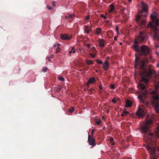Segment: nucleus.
<instances>
[{
	"label": "nucleus",
	"instance_id": "aec40b11",
	"mask_svg": "<svg viewBox=\"0 0 159 159\" xmlns=\"http://www.w3.org/2000/svg\"><path fill=\"white\" fill-rule=\"evenodd\" d=\"M75 15L74 14L69 15V19L68 20V21H71L73 20L75 18Z\"/></svg>",
	"mask_w": 159,
	"mask_h": 159
},
{
	"label": "nucleus",
	"instance_id": "c85d7f7f",
	"mask_svg": "<svg viewBox=\"0 0 159 159\" xmlns=\"http://www.w3.org/2000/svg\"><path fill=\"white\" fill-rule=\"evenodd\" d=\"M74 108L73 107H71L69 109H68V111L70 113H72L74 111Z\"/></svg>",
	"mask_w": 159,
	"mask_h": 159
},
{
	"label": "nucleus",
	"instance_id": "ea45409f",
	"mask_svg": "<svg viewBox=\"0 0 159 159\" xmlns=\"http://www.w3.org/2000/svg\"><path fill=\"white\" fill-rule=\"evenodd\" d=\"M47 70V68L46 67H44L42 69V70L44 72H45Z\"/></svg>",
	"mask_w": 159,
	"mask_h": 159
},
{
	"label": "nucleus",
	"instance_id": "2eb2a0df",
	"mask_svg": "<svg viewBox=\"0 0 159 159\" xmlns=\"http://www.w3.org/2000/svg\"><path fill=\"white\" fill-rule=\"evenodd\" d=\"M61 38V39L64 40H68L70 39L71 37L69 36L68 34H61L60 35Z\"/></svg>",
	"mask_w": 159,
	"mask_h": 159
},
{
	"label": "nucleus",
	"instance_id": "49530a36",
	"mask_svg": "<svg viewBox=\"0 0 159 159\" xmlns=\"http://www.w3.org/2000/svg\"><path fill=\"white\" fill-rule=\"evenodd\" d=\"M86 46L88 48H89L90 47V45L89 44H87Z\"/></svg>",
	"mask_w": 159,
	"mask_h": 159
},
{
	"label": "nucleus",
	"instance_id": "7ed1b4c3",
	"mask_svg": "<svg viewBox=\"0 0 159 159\" xmlns=\"http://www.w3.org/2000/svg\"><path fill=\"white\" fill-rule=\"evenodd\" d=\"M153 120L152 116H147L145 122L141 127V132L143 134H146L150 131V125L152 123Z\"/></svg>",
	"mask_w": 159,
	"mask_h": 159
},
{
	"label": "nucleus",
	"instance_id": "a18cd8bd",
	"mask_svg": "<svg viewBox=\"0 0 159 159\" xmlns=\"http://www.w3.org/2000/svg\"><path fill=\"white\" fill-rule=\"evenodd\" d=\"M71 50L72 51V52L74 53L75 52V49H74V48H72L71 49Z\"/></svg>",
	"mask_w": 159,
	"mask_h": 159
},
{
	"label": "nucleus",
	"instance_id": "052dcab7",
	"mask_svg": "<svg viewBox=\"0 0 159 159\" xmlns=\"http://www.w3.org/2000/svg\"><path fill=\"white\" fill-rule=\"evenodd\" d=\"M109 110H106V112H107V113H108V112H109Z\"/></svg>",
	"mask_w": 159,
	"mask_h": 159
},
{
	"label": "nucleus",
	"instance_id": "dca6fc26",
	"mask_svg": "<svg viewBox=\"0 0 159 159\" xmlns=\"http://www.w3.org/2000/svg\"><path fill=\"white\" fill-rule=\"evenodd\" d=\"M146 138L149 140V141H152L154 139V135L152 133H150L145 136Z\"/></svg>",
	"mask_w": 159,
	"mask_h": 159
},
{
	"label": "nucleus",
	"instance_id": "37998d69",
	"mask_svg": "<svg viewBox=\"0 0 159 159\" xmlns=\"http://www.w3.org/2000/svg\"><path fill=\"white\" fill-rule=\"evenodd\" d=\"M47 7L48 8V9L49 10H52V7H50V6L49 5H48L47 6Z\"/></svg>",
	"mask_w": 159,
	"mask_h": 159
},
{
	"label": "nucleus",
	"instance_id": "a211bd4d",
	"mask_svg": "<svg viewBox=\"0 0 159 159\" xmlns=\"http://www.w3.org/2000/svg\"><path fill=\"white\" fill-rule=\"evenodd\" d=\"M96 81V80L94 77H92L91 78H89L88 82H87V84L88 85H89L91 84H92L94 82Z\"/></svg>",
	"mask_w": 159,
	"mask_h": 159
},
{
	"label": "nucleus",
	"instance_id": "79ce46f5",
	"mask_svg": "<svg viewBox=\"0 0 159 159\" xmlns=\"http://www.w3.org/2000/svg\"><path fill=\"white\" fill-rule=\"evenodd\" d=\"M100 16L101 17H103L105 19L107 18L106 16H104L103 14H101Z\"/></svg>",
	"mask_w": 159,
	"mask_h": 159
},
{
	"label": "nucleus",
	"instance_id": "c03bdc74",
	"mask_svg": "<svg viewBox=\"0 0 159 159\" xmlns=\"http://www.w3.org/2000/svg\"><path fill=\"white\" fill-rule=\"evenodd\" d=\"M65 18L66 19V21L68 20L69 19V16H65Z\"/></svg>",
	"mask_w": 159,
	"mask_h": 159
},
{
	"label": "nucleus",
	"instance_id": "b1692460",
	"mask_svg": "<svg viewBox=\"0 0 159 159\" xmlns=\"http://www.w3.org/2000/svg\"><path fill=\"white\" fill-rule=\"evenodd\" d=\"M85 28V32L87 34H89V32H90L91 30L89 29V28L86 26V25L84 26Z\"/></svg>",
	"mask_w": 159,
	"mask_h": 159
},
{
	"label": "nucleus",
	"instance_id": "1a4fd4ad",
	"mask_svg": "<svg viewBox=\"0 0 159 159\" xmlns=\"http://www.w3.org/2000/svg\"><path fill=\"white\" fill-rule=\"evenodd\" d=\"M88 142L89 145L93 147H95L96 145V143L94 137H91L90 135L88 136Z\"/></svg>",
	"mask_w": 159,
	"mask_h": 159
},
{
	"label": "nucleus",
	"instance_id": "72a5a7b5",
	"mask_svg": "<svg viewBox=\"0 0 159 159\" xmlns=\"http://www.w3.org/2000/svg\"><path fill=\"white\" fill-rule=\"evenodd\" d=\"M110 7L111 9H112L113 10L115 9L114 6L112 4H111L110 6Z\"/></svg>",
	"mask_w": 159,
	"mask_h": 159
},
{
	"label": "nucleus",
	"instance_id": "412c9836",
	"mask_svg": "<svg viewBox=\"0 0 159 159\" xmlns=\"http://www.w3.org/2000/svg\"><path fill=\"white\" fill-rule=\"evenodd\" d=\"M87 90L88 91V93L90 95L93 93V92L95 91V89L93 87H91L90 89H88Z\"/></svg>",
	"mask_w": 159,
	"mask_h": 159
},
{
	"label": "nucleus",
	"instance_id": "9d476101",
	"mask_svg": "<svg viewBox=\"0 0 159 159\" xmlns=\"http://www.w3.org/2000/svg\"><path fill=\"white\" fill-rule=\"evenodd\" d=\"M136 115L139 118L143 117L145 114L144 110L141 108H138L137 111L136 112Z\"/></svg>",
	"mask_w": 159,
	"mask_h": 159
},
{
	"label": "nucleus",
	"instance_id": "680f3d73",
	"mask_svg": "<svg viewBox=\"0 0 159 159\" xmlns=\"http://www.w3.org/2000/svg\"><path fill=\"white\" fill-rule=\"evenodd\" d=\"M48 60H49V61H51V60L49 58V57L47 58Z\"/></svg>",
	"mask_w": 159,
	"mask_h": 159
},
{
	"label": "nucleus",
	"instance_id": "0eeeda50",
	"mask_svg": "<svg viewBox=\"0 0 159 159\" xmlns=\"http://www.w3.org/2000/svg\"><path fill=\"white\" fill-rule=\"evenodd\" d=\"M147 91L146 90H145L144 91H142L139 94L138 97L141 100L142 102H144L145 100L147 97Z\"/></svg>",
	"mask_w": 159,
	"mask_h": 159
},
{
	"label": "nucleus",
	"instance_id": "09e8293b",
	"mask_svg": "<svg viewBox=\"0 0 159 159\" xmlns=\"http://www.w3.org/2000/svg\"><path fill=\"white\" fill-rule=\"evenodd\" d=\"M52 5L53 6H55V1H53L52 2Z\"/></svg>",
	"mask_w": 159,
	"mask_h": 159
},
{
	"label": "nucleus",
	"instance_id": "9b49d317",
	"mask_svg": "<svg viewBox=\"0 0 159 159\" xmlns=\"http://www.w3.org/2000/svg\"><path fill=\"white\" fill-rule=\"evenodd\" d=\"M142 16L138 15L136 18V21L139 25H144L146 23V21L142 19Z\"/></svg>",
	"mask_w": 159,
	"mask_h": 159
},
{
	"label": "nucleus",
	"instance_id": "393cba45",
	"mask_svg": "<svg viewBox=\"0 0 159 159\" xmlns=\"http://www.w3.org/2000/svg\"><path fill=\"white\" fill-rule=\"evenodd\" d=\"M129 113V112L128 111H124L121 114V116H123L125 115H127V114Z\"/></svg>",
	"mask_w": 159,
	"mask_h": 159
},
{
	"label": "nucleus",
	"instance_id": "bf43d9fd",
	"mask_svg": "<svg viewBox=\"0 0 159 159\" xmlns=\"http://www.w3.org/2000/svg\"><path fill=\"white\" fill-rule=\"evenodd\" d=\"M61 88H60L59 89H58V90L59 91H60L61 90Z\"/></svg>",
	"mask_w": 159,
	"mask_h": 159
},
{
	"label": "nucleus",
	"instance_id": "4468645a",
	"mask_svg": "<svg viewBox=\"0 0 159 159\" xmlns=\"http://www.w3.org/2000/svg\"><path fill=\"white\" fill-rule=\"evenodd\" d=\"M146 148L150 152H151L152 153H154L157 150V148L156 147L153 146V145L150 146L148 145L147 146H145Z\"/></svg>",
	"mask_w": 159,
	"mask_h": 159
},
{
	"label": "nucleus",
	"instance_id": "774afa93",
	"mask_svg": "<svg viewBox=\"0 0 159 159\" xmlns=\"http://www.w3.org/2000/svg\"><path fill=\"white\" fill-rule=\"evenodd\" d=\"M53 56L52 55H51V57H52Z\"/></svg>",
	"mask_w": 159,
	"mask_h": 159
},
{
	"label": "nucleus",
	"instance_id": "cd10ccee",
	"mask_svg": "<svg viewBox=\"0 0 159 159\" xmlns=\"http://www.w3.org/2000/svg\"><path fill=\"white\" fill-rule=\"evenodd\" d=\"M156 136L159 138V126L157 127V131L156 133Z\"/></svg>",
	"mask_w": 159,
	"mask_h": 159
},
{
	"label": "nucleus",
	"instance_id": "ddd939ff",
	"mask_svg": "<svg viewBox=\"0 0 159 159\" xmlns=\"http://www.w3.org/2000/svg\"><path fill=\"white\" fill-rule=\"evenodd\" d=\"M157 43L155 44V53L158 56L159 55V34L157 35Z\"/></svg>",
	"mask_w": 159,
	"mask_h": 159
},
{
	"label": "nucleus",
	"instance_id": "f704fd0d",
	"mask_svg": "<svg viewBox=\"0 0 159 159\" xmlns=\"http://www.w3.org/2000/svg\"><path fill=\"white\" fill-rule=\"evenodd\" d=\"M60 50H61V49L60 47H57L56 49V53H58L60 51Z\"/></svg>",
	"mask_w": 159,
	"mask_h": 159
},
{
	"label": "nucleus",
	"instance_id": "f257e3e1",
	"mask_svg": "<svg viewBox=\"0 0 159 159\" xmlns=\"http://www.w3.org/2000/svg\"><path fill=\"white\" fill-rule=\"evenodd\" d=\"M152 57L150 56L149 57H145L144 59H142L140 57H136L135 59V69H139L142 70L140 72L142 77L141 82H143L144 84L140 83L138 85L139 89L144 90L149 80L148 78L152 76V70L150 67L148 69L146 68V64L148 62L149 59H152Z\"/></svg>",
	"mask_w": 159,
	"mask_h": 159
},
{
	"label": "nucleus",
	"instance_id": "20e7f679",
	"mask_svg": "<svg viewBox=\"0 0 159 159\" xmlns=\"http://www.w3.org/2000/svg\"><path fill=\"white\" fill-rule=\"evenodd\" d=\"M152 93L153 94L152 97V105L154 107L157 113H159V96L155 91H152Z\"/></svg>",
	"mask_w": 159,
	"mask_h": 159
},
{
	"label": "nucleus",
	"instance_id": "a19ab883",
	"mask_svg": "<svg viewBox=\"0 0 159 159\" xmlns=\"http://www.w3.org/2000/svg\"><path fill=\"white\" fill-rule=\"evenodd\" d=\"M110 88L112 89H115L114 85V84H112L110 86Z\"/></svg>",
	"mask_w": 159,
	"mask_h": 159
},
{
	"label": "nucleus",
	"instance_id": "5701e85b",
	"mask_svg": "<svg viewBox=\"0 0 159 159\" xmlns=\"http://www.w3.org/2000/svg\"><path fill=\"white\" fill-rule=\"evenodd\" d=\"M86 62L88 65H91L93 64V61L91 60H89L88 59H86Z\"/></svg>",
	"mask_w": 159,
	"mask_h": 159
},
{
	"label": "nucleus",
	"instance_id": "a878e982",
	"mask_svg": "<svg viewBox=\"0 0 159 159\" xmlns=\"http://www.w3.org/2000/svg\"><path fill=\"white\" fill-rule=\"evenodd\" d=\"M96 61L98 64L100 65L102 64L103 63L102 61L100 60L99 59H96Z\"/></svg>",
	"mask_w": 159,
	"mask_h": 159
},
{
	"label": "nucleus",
	"instance_id": "4c0bfd02",
	"mask_svg": "<svg viewBox=\"0 0 159 159\" xmlns=\"http://www.w3.org/2000/svg\"><path fill=\"white\" fill-rule=\"evenodd\" d=\"M92 51L93 52H96V49L95 47H93L91 48Z\"/></svg>",
	"mask_w": 159,
	"mask_h": 159
},
{
	"label": "nucleus",
	"instance_id": "8fccbe9b",
	"mask_svg": "<svg viewBox=\"0 0 159 159\" xmlns=\"http://www.w3.org/2000/svg\"><path fill=\"white\" fill-rule=\"evenodd\" d=\"M116 30L117 32V34H118L119 33V32L118 31V28L117 27H116Z\"/></svg>",
	"mask_w": 159,
	"mask_h": 159
},
{
	"label": "nucleus",
	"instance_id": "6e6d98bb",
	"mask_svg": "<svg viewBox=\"0 0 159 159\" xmlns=\"http://www.w3.org/2000/svg\"><path fill=\"white\" fill-rule=\"evenodd\" d=\"M108 32H110L111 33H112L113 32L111 30H109Z\"/></svg>",
	"mask_w": 159,
	"mask_h": 159
},
{
	"label": "nucleus",
	"instance_id": "c756f323",
	"mask_svg": "<svg viewBox=\"0 0 159 159\" xmlns=\"http://www.w3.org/2000/svg\"><path fill=\"white\" fill-rule=\"evenodd\" d=\"M95 123L98 125H99L101 122V120H97L95 121Z\"/></svg>",
	"mask_w": 159,
	"mask_h": 159
},
{
	"label": "nucleus",
	"instance_id": "423d86ee",
	"mask_svg": "<svg viewBox=\"0 0 159 159\" xmlns=\"http://www.w3.org/2000/svg\"><path fill=\"white\" fill-rule=\"evenodd\" d=\"M148 39L146 34L144 32H140L139 36L137 38V39H135L134 41L136 40L139 43H143L146 41Z\"/></svg>",
	"mask_w": 159,
	"mask_h": 159
},
{
	"label": "nucleus",
	"instance_id": "58836bf2",
	"mask_svg": "<svg viewBox=\"0 0 159 159\" xmlns=\"http://www.w3.org/2000/svg\"><path fill=\"white\" fill-rule=\"evenodd\" d=\"M95 130L94 129H93L92 130V132H91V135H90V136H91V137H94L93 136V134H94V133H93V132L95 131Z\"/></svg>",
	"mask_w": 159,
	"mask_h": 159
},
{
	"label": "nucleus",
	"instance_id": "c9c22d12",
	"mask_svg": "<svg viewBox=\"0 0 159 159\" xmlns=\"http://www.w3.org/2000/svg\"><path fill=\"white\" fill-rule=\"evenodd\" d=\"M125 10V8H123L122 9H121L120 10L121 11V13L122 14H123L124 13V11Z\"/></svg>",
	"mask_w": 159,
	"mask_h": 159
},
{
	"label": "nucleus",
	"instance_id": "69168bd1",
	"mask_svg": "<svg viewBox=\"0 0 159 159\" xmlns=\"http://www.w3.org/2000/svg\"><path fill=\"white\" fill-rule=\"evenodd\" d=\"M96 71V72H97V73H98V70H96V71Z\"/></svg>",
	"mask_w": 159,
	"mask_h": 159
},
{
	"label": "nucleus",
	"instance_id": "39448f33",
	"mask_svg": "<svg viewBox=\"0 0 159 159\" xmlns=\"http://www.w3.org/2000/svg\"><path fill=\"white\" fill-rule=\"evenodd\" d=\"M151 17L153 22H149L147 25V27L156 29V27L159 25L158 23L159 19H158L157 17V13L155 12H153L151 15Z\"/></svg>",
	"mask_w": 159,
	"mask_h": 159
},
{
	"label": "nucleus",
	"instance_id": "bb28decb",
	"mask_svg": "<svg viewBox=\"0 0 159 159\" xmlns=\"http://www.w3.org/2000/svg\"><path fill=\"white\" fill-rule=\"evenodd\" d=\"M109 141L110 143H111V145H113L114 144V143L113 142L114 139L112 138H110Z\"/></svg>",
	"mask_w": 159,
	"mask_h": 159
},
{
	"label": "nucleus",
	"instance_id": "f03ea898",
	"mask_svg": "<svg viewBox=\"0 0 159 159\" xmlns=\"http://www.w3.org/2000/svg\"><path fill=\"white\" fill-rule=\"evenodd\" d=\"M134 44L132 46V49L140 56H147L149 54L150 49L146 45H142L140 48L139 46V42L136 40L134 41Z\"/></svg>",
	"mask_w": 159,
	"mask_h": 159
},
{
	"label": "nucleus",
	"instance_id": "4d7b16f0",
	"mask_svg": "<svg viewBox=\"0 0 159 159\" xmlns=\"http://www.w3.org/2000/svg\"><path fill=\"white\" fill-rule=\"evenodd\" d=\"M72 52V51L71 50L69 52V53L70 54L71 53V52Z\"/></svg>",
	"mask_w": 159,
	"mask_h": 159
},
{
	"label": "nucleus",
	"instance_id": "2f4dec72",
	"mask_svg": "<svg viewBox=\"0 0 159 159\" xmlns=\"http://www.w3.org/2000/svg\"><path fill=\"white\" fill-rule=\"evenodd\" d=\"M58 79L59 80H61V81H64L65 80L64 78H63L61 76H59L58 78Z\"/></svg>",
	"mask_w": 159,
	"mask_h": 159
},
{
	"label": "nucleus",
	"instance_id": "6e6552de",
	"mask_svg": "<svg viewBox=\"0 0 159 159\" xmlns=\"http://www.w3.org/2000/svg\"><path fill=\"white\" fill-rule=\"evenodd\" d=\"M148 7L147 5L144 2H142V10L141 11V15L144 17H146L147 15L148 12Z\"/></svg>",
	"mask_w": 159,
	"mask_h": 159
},
{
	"label": "nucleus",
	"instance_id": "e433bc0d",
	"mask_svg": "<svg viewBox=\"0 0 159 159\" xmlns=\"http://www.w3.org/2000/svg\"><path fill=\"white\" fill-rule=\"evenodd\" d=\"M89 55L91 56L93 58H94L96 56V54H93L92 53H90Z\"/></svg>",
	"mask_w": 159,
	"mask_h": 159
},
{
	"label": "nucleus",
	"instance_id": "6ab92c4d",
	"mask_svg": "<svg viewBox=\"0 0 159 159\" xmlns=\"http://www.w3.org/2000/svg\"><path fill=\"white\" fill-rule=\"evenodd\" d=\"M132 105V102L129 100H127L126 101L125 107L126 108H129Z\"/></svg>",
	"mask_w": 159,
	"mask_h": 159
},
{
	"label": "nucleus",
	"instance_id": "5fc2aeb1",
	"mask_svg": "<svg viewBox=\"0 0 159 159\" xmlns=\"http://www.w3.org/2000/svg\"><path fill=\"white\" fill-rule=\"evenodd\" d=\"M110 59V57H107V58H106V59H107L108 61V60Z\"/></svg>",
	"mask_w": 159,
	"mask_h": 159
},
{
	"label": "nucleus",
	"instance_id": "e2e57ef3",
	"mask_svg": "<svg viewBox=\"0 0 159 159\" xmlns=\"http://www.w3.org/2000/svg\"><path fill=\"white\" fill-rule=\"evenodd\" d=\"M132 0H129V2H131Z\"/></svg>",
	"mask_w": 159,
	"mask_h": 159
},
{
	"label": "nucleus",
	"instance_id": "f8f14e48",
	"mask_svg": "<svg viewBox=\"0 0 159 159\" xmlns=\"http://www.w3.org/2000/svg\"><path fill=\"white\" fill-rule=\"evenodd\" d=\"M103 69L105 71H107L110 68L109 62L107 59H105L102 64Z\"/></svg>",
	"mask_w": 159,
	"mask_h": 159
},
{
	"label": "nucleus",
	"instance_id": "f3484780",
	"mask_svg": "<svg viewBox=\"0 0 159 159\" xmlns=\"http://www.w3.org/2000/svg\"><path fill=\"white\" fill-rule=\"evenodd\" d=\"M99 44L101 47H104L105 45L106 42L103 39H100L99 40Z\"/></svg>",
	"mask_w": 159,
	"mask_h": 159
},
{
	"label": "nucleus",
	"instance_id": "4be33fe9",
	"mask_svg": "<svg viewBox=\"0 0 159 159\" xmlns=\"http://www.w3.org/2000/svg\"><path fill=\"white\" fill-rule=\"evenodd\" d=\"M102 32V30L100 28H98L96 29L95 33L97 34H99Z\"/></svg>",
	"mask_w": 159,
	"mask_h": 159
},
{
	"label": "nucleus",
	"instance_id": "0e129e2a",
	"mask_svg": "<svg viewBox=\"0 0 159 159\" xmlns=\"http://www.w3.org/2000/svg\"><path fill=\"white\" fill-rule=\"evenodd\" d=\"M88 68H85V70H88Z\"/></svg>",
	"mask_w": 159,
	"mask_h": 159
},
{
	"label": "nucleus",
	"instance_id": "de8ad7c7",
	"mask_svg": "<svg viewBox=\"0 0 159 159\" xmlns=\"http://www.w3.org/2000/svg\"><path fill=\"white\" fill-rule=\"evenodd\" d=\"M90 19L89 17V16H87L86 18H85V20H89Z\"/></svg>",
	"mask_w": 159,
	"mask_h": 159
},
{
	"label": "nucleus",
	"instance_id": "473e14b6",
	"mask_svg": "<svg viewBox=\"0 0 159 159\" xmlns=\"http://www.w3.org/2000/svg\"><path fill=\"white\" fill-rule=\"evenodd\" d=\"M155 88L157 90L159 89V81L155 84Z\"/></svg>",
	"mask_w": 159,
	"mask_h": 159
},
{
	"label": "nucleus",
	"instance_id": "13d9d810",
	"mask_svg": "<svg viewBox=\"0 0 159 159\" xmlns=\"http://www.w3.org/2000/svg\"><path fill=\"white\" fill-rule=\"evenodd\" d=\"M86 85L88 87H89V85H88L87 84H87H86Z\"/></svg>",
	"mask_w": 159,
	"mask_h": 159
},
{
	"label": "nucleus",
	"instance_id": "338daca9",
	"mask_svg": "<svg viewBox=\"0 0 159 159\" xmlns=\"http://www.w3.org/2000/svg\"><path fill=\"white\" fill-rule=\"evenodd\" d=\"M99 92L101 93H102V92L101 91H99Z\"/></svg>",
	"mask_w": 159,
	"mask_h": 159
},
{
	"label": "nucleus",
	"instance_id": "864d4df0",
	"mask_svg": "<svg viewBox=\"0 0 159 159\" xmlns=\"http://www.w3.org/2000/svg\"><path fill=\"white\" fill-rule=\"evenodd\" d=\"M113 11V10H112V9H110L109 11V13H111V12H112Z\"/></svg>",
	"mask_w": 159,
	"mask_h": 159
},
{
	"label": "nucleus",
	"instance_id": "3c124183",
	"mask_svg": "<svg viewBox=\"0 0 159 159\" xmlns=\"http://www.w3.org/2000/svg\"><path fill=\"white\" fill-rule=\"evenodd\" d=\"M117 37L115 36L114 37V40L115 41H116L117 39Z\"/></svg>",
	"mask_w": 159,
	"mask_h": 159
},
{
	"label": "nucleus",
	"instance_id": "603ef678",
	"mask_svg": "<svg viewBox=\"0 0 159 159\" xmlns=\"http://www.w3.org/2000/svg\"><path fill=\"white\" fill-rule=\"evenodd\" d=\"M99 88L100 90L102 89V87L101 86L99 85Z\"/></svg>",
	"mask_w": 159,
	"mask_h": 159
},
{
	"label": "nucleus",
	"instance_id": "7c9ffc66",
	"mask_svg": "<svg viewBox=\"0 0 159 159\" xmlns=\"http://www.w3.org/2000/svg\"><path fill=\"white\" fill-rule=\"evenodd\" d=\"M116 100V98H114L113 99H112L111 101L112 102H113L114 103H116V101L117 100H119V99L118 98H117V99Z\"/></svg>",
	"mask_w": 159,
	"mask_h": 159
}]
</instances>
